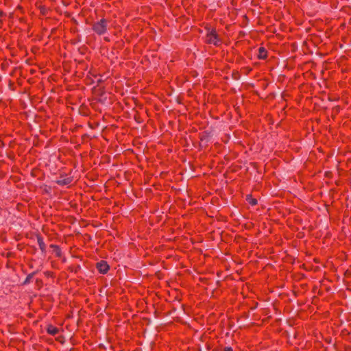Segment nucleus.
Segmentation results:
<instances>
[{
	"label": "nucleus",
	"instance_id": "7",
	"mask_svg": "<svg viewBox=\"0 0 351 351\" xmlns=\"http://www.w3.org/2000/svg\"><path fill=\"white\" fill-rule=\"evenodd\" d=\"M38 243L40 249L43 252H44L45 250V244L43 239L40 237H38Z\"/></svg>",
	"mask_w": 351,
	"mask_h": 351
},
{
	"label": "nucleus",
	"instance_id": "6",
	"mask_svg": "<svg viewBox=\"0 0 351 351\" xmlns=\"http://www.w3.org/2000/svg\"><path fill=\"white\" fill-rule=\"evenodd\" d=\"M258 58L265 59L267 57V51L263 47H260L258 50Z\"/></svg>",
	"mask_w": 351,
	"mask_h": 351
},
{
	"label": "nucleus",
	"instance_id": "2",
	"mask_svg": "<svg viewBox=\"0 0 351 351\" xmlns=\"http://www.w3.org/2000/svg\"><path fill=\"white\" fill-rule=\"evenodd\" d=\"M206 41L207 43L213 44L215 45H219L221 43V40L214 29H208L206 34Z\"/></svg>",
	"mask_w": 351,
	"mask_h": 351
},
{
	"label": "nucleus",
	"instance_id": "4",
	"mask_svg": "<svg viewBox=\"0 0 351 351\" xmlns=\"http://www.w3.org/2000/svg\"><path fill=\"white\" fill-rule=\"evenodd\" d=\"M97 268L98 269L99 271L101 274H106L109 269V266L105 261H101L97 263Z\"/></svg>",
	"mask_w": 351,
	"mask_h": 351
},
{
	"label": "nucleus",
	"instance_id": "8",
	"mask_svg": "<svg viewBox=\"0 0 351 351\" xmlns=\"http://www.w3.org/2000/svg\"><path fill=\"white\" fill-rule=\"evenodd\" d=\"M247 200L252 206L256 205L257 204V200L254 198H252L251 196L247 197Z\"/></svg>",
	"mask_w": 351,
	"mask_h": 351
},
{
	"label": "nucleus",
	"instance_id": "5",
	"mask_svg": "<svg viewBox=\"0 0 351 351\" xmlns=\"http://www.w3.org/2000/svg\"><path fill=\"white\" fill-rule=\"evenodd\" d=\"M47 332L50 335H55L58 332V329L56 327L50 325L47 328Z\"/></svg>",
	"mask_w": 351,
	"mask_h": 351
},
{
	"label": "nucleus",
	"instance_id": "3",
	"mask_svg": "<svg viewBox=\"0 0 351 351\" xmlns=\"http://www.w3.org/2000/svg\"><path fill=\"white\" fill-rule=\"evenodd\" d=\"M72 182V178L68 176H62L58 178L56 182L60 186L68 185Z\"/></svg>",
	"mask_w": 351,
	"mask_h": 351
},
{
	"label": "nucleus",
	"instance_id": "9",
	"mask_svg": "<svg viewBox=\"0 0 351 351\" xmlns=\"http://www.w3.org/2000/svg\"><path fill=\"white\" fill-rule=\"evenodd\" d=\"M223 351H232V349L231 348H225Z\"/></svg>",
	"mask_w": 351,
	"mask_h": 351
},
{
	"label": "nucleus",
	"instance_id": "1",
	"mask_svg": "<svg viewBox=\"0 0 351 351\" xmlns=\"http://www.w3.org/2000/svg\"><path fill=\"white\" fill-rule=\"evenodd\" d=\"M93 31L98 35L104 34L107 31V21L102 19L93 25Z\"/></svg>",
	"mask_w": 351,
	"mask_h": 351
}]
</instances>
